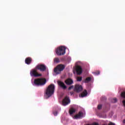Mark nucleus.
I'll use <instances>...</instances> for the list:
<instances>
[{"label":"nucleus","instance_id":"nucleus-1","mask_svg":"<svg viewBox=\"0 0 125 125\" xmlns=\"http://www.w3.org/2000/svg\"><path fill=\"white\" fill-rule=\"evenodd\" d=\"M54 89H55L54 84H51L48 86L45 92V98L46 99H48L54 93Z\"/></svg>","mask_w":125,"mask_h":125},{"label":"nucleus","instance_id":"nucleus-2","mask_svg":"<svg viewBox=\"0 0 125 125\" xmlns=\"http://www.w3.org/2000/svg\"><path fill=\"white\" fill-rule=\"evenodd\" d=\"M46 83V80L43 78H38L34 80V84L37 86H42L44 85Z\"/></svg>","mask_w":125,"mask_h":125},{"label":"nucleus","instance_id":"nucleus-3","mask_svg":"<svg viewBox=\"0 0 125 125\" xmlns=\"http://www.w3.org/2000/svg\"><path fill=\"white\" fill-rule=\"evenodd\" d=\"M56 53L57 55L61 56V55H64L66 53V47L62 46L58 47L56 49Z\"/></svg>","mask_w":125,"mask_h":125},{"label":"nucleus","instance_id":"nucleus-4","mask_svg":"<svg viewBox=\"0 0 125 125\" xmlns=\"http://www.w3.org/2000/svg\"><path fill=\"white\" fill-rule=\"evenodd\" d=\"M65 69V65L64 64H59L56 68L54 69V72L58 75L60 74L62 71H63Z\"/></svg>","mask_w":125,"mask_h":125},{"label":"nucleus","instance_id":"nucleus-5","mask_svg":"<svg viewBox=\"0 0 125 125\" xmlns=\"http://www.w3.org/2000/svg\"><path fill=\"white\" fill-rule=\"evenodd\" d=\"M38 69L35 67V68L32 69L30 71V76L31 77H42V74H39L38 73Z\"/></svg>","mask_w":125,"mask_h":125},{"label":"nucleus","instance_id":"nucleus-6","mask_svg":"<svg viewBox=\"0 0 125 125\" xmlns=\"http://www.w3.org/2000/svg\"><path fill=\"white\" fill-rule=\"evenodd\" d=\"M36 69L40 70L41 72H44L46 70V66L44 64H38L36 66Z\"/></svg>","mask_w":125,"mask_h":125},{"label":"nucleus","instance_id":"nucleus-7","mask_svg":"<svg viewBox=\"0 0 125 125\" xmlns=\"http://www.w3.org/2000/svg\"><path fill=\"white\" fill-rule=\"evenodd\" d=\"M83 90V86L79 84H76L74 88V91L75 92H81Z\"/></svg>","mask_w":125,"mask_h":125},{"label":"nucleus","instance_id":"nucleus-8","mask_svg":"<svg viewBox=\"0 0 125 125\" xmlns=\"http://www.w3.org/2000/svg\"><path fill=\"white\" fill-rule=\"evenodd\" d=\"M70 103V98L68 96H66L62 100L63 106H66Z\"/></svg>","mask_w":125,"mask_h":125},{"label":"nucleus","instance_id":"nucleus-9","mask_svg":"<svg viewBox=\"0 0 125 125\" xmlns=\"http://www.w3.org/2000/svg\"><path fill=\"white\" fill-rule=\"evenodd\" d=\"M83 117V112L80 111L78 113V114L74 116V119L78 120V119H82Z\"/></svg>","mask_w":125,"mask_h":125},{"label":"nucleus","instance_id":"nucleus-10","mask_svg":"<svg viewBox=\"0 0 125 125\" xmlns=\"http://www.w3.org/2000/svg\"><path fill=\"white\" fill-rule=\"evenodd\" d=\"M58 83L59 86L62 87V89H66V88H67V86L65 85V84L62 82L59 81Z\"/></svg>","mask_w":125,"mask_h":125},{"label":"nucleus","instance_id":"nucleus-11","mask_svg":"<svg viewBox=\"0 0 125 125\" xmlns=\"http://www.w3.org/2000/svg\"><path fill=\"white\" fill-rule=\"evenodd\" d=\"M65 83L67 85H71V84H73L74 82L71 78H68L65 81Z\"/></svg>","mask_w":125,"mask_h":125},{"label":"nucleus","instance_id":"nucleus-12","mask_svg":"<svg viewBox=\"0 0 125 125\" xmlns=\"http://www.w3.org/2000/svg\"><path fill=\"white\" fill-rule=\"evenodd\" d=\"M76 72H77V75H81V74L83 73V68H82V67L80 66H77Z\"/></svg>","mask_w":125,"mask_h":125},{"label":"nucleus","instance_id":"nucleus-13","mask_svg":"<svg viewBox=\"0 0 125 125\" xmlns=\"http://www.w3.org/2000/svg\"><path fill=\"white\" fill-rule=\"evenodd\" d=\"M32 58L31 57L26 58L25 60V64H27V65H30V64L32 63Z\"/></svg>","mask_w":125,"mask_h":125},{"label":"nucleus","instance_id":"nucleus-14","mask_svg":"<svg viewBox=\"0 0 125 125\" xmlns=\"http://www.w3.org/2000/svg\"><path fill=\"white\" fill-rule=\"evenodd\" d=\"M81 97H85L86 95H87V91H86V90H84L82 93L81 94Z\"/></svg>","mask_w":125,"mask_h":125},{"label":"nucleus","instance_id":"nucleus-15","mask_svg":"<svg viewBox=\"0 0 125 125\" xmlns=\"http://www.w3.org/2000/svg\"><path fill=\"white\" fill-rule=\"evenodd\" d=\"M90 81H91V77H87L84 80V83H89Z\"/></svg>","mask_w":125,"mask_h":125},{"label":"nucleus","instance_id":"nucleus-16","mask_svg":"<svg viewBox=\"0 0 125 125\" xmlns=\"http://www.w3.org/2000/svg\"><path fill=\"white\" fill-rule=\"evenodd\" d=\"M75 112H76V110H75V109H74V108H71L69 110L70 115H73V114H74V113H75Z\"/></svg>","mask_w":125,"mask_h":125},{"label":"nucleus","instance_id":"nucleus-17","mask_svg":"<svg viewBox=\"0 0 125 125\" xmlns=\"http://www.w3.org/2000/svg\"><path fill=\"white\" fill-rule=\"evenodd\" d=\"M121 96L122 98H123V99H125V91L121 92Z\"/></svg>","mask_w":125,"mask_h":125},{"label":"nucleus","instance_id":"nucleus-18","mask_svg":"<svg viewBox=\"0 0 125 125\" xmlns=\"http://www.w3.org/2000/svg\"><path fill=\"white\" fill-rule=\"evenodd\" d=\"M54 63H59V58H55L54 59Z\"/></svg>","mask_w":125,"mask_h":125},{"label":"nucleus","instance_id":"nucleus-19","mask_svg":"<svg viewBox=\"0 0 125 125\" xmlns=\"http://www.w3.org/2000/svg\"><path fill=\"white\" fill-rule=\"evenodd\" d=\"M118 102V100L117 99V98H113L112 100V103H116Z\"/></svg>","mask_w":125,"mask_h":125},{"label":"nucleus","instance_id":"nucleus-20","mask_svg":"<svg viewBox=\"0 0 125 125\" xmlns=\"http://www.w3.org/2000/svg\"><path fill=\"white\" fill-rule=\"evenodd\" d=\"M82 80H83V77H77V81L78 82H82Z\"/></svg>","mask_w":125,"mask_h":125},{"label":"nucleus","instance_id":"nucleus-21","mask_svg":"<svg viewBox=\"0 0 125 125\" xmlns=\"http://www.w3.org/2000/svg\"><path fill=\"white\" fill-rule=\"evenodd\" d=\"M94 74L95 75H99L100 74V71H96V72H94Z\"/></svg>","mask_w":125,"mask_h":125},{"label":"nucleus","instance_id":"nucleus-22","mask_svg":"<svg viewBox=\"0 0 125 125\" xmlns=\"http://www.w3.org/2000/svg\"><path fill=\"white\" fill-rule=\"evenodd\" d=\"M74 88V85H71L68 87V90H71V89H73Z\"/></svg>","mask_w":125,"mask_h":125},{"label":"nucleus","instance_id":"nucleus-23","mask_svg":"<svg viewBox=\"0 0 125 125\" xmlns=\"http://www.w3.org/2000/svg\"><path fill=\"white\" fill-rule=\"evenodd\" d=\"M101 108H102V105L99 104L98 105V110H100V109H101Z\"/></svg>","mask_w":125,"mask_h":125},{"label":"nucleus","instance_id":"nucleus-24","mask_svg":"<svg viewBox=\"0 0 125 125\" xmlns=\"http://www.w3.org/2000/svg\"><path fill=\"white\" fill-rule=\"evenodd\" d=\"M58 114V112L57 111H55L53 113V114H54V116H56Z\"/></svg>","mask_w":125,"mask_h":125},{"label":"nucleus","instance_id":"nucleus-25","mask_svg":"<svg viewBox=\"0 0 125 125\" xmlns=\"http://www.w3.org/2000/svg\"><path fill=\"white\" fill-rule=\"evenodd\" d=\"M106 99H107V98H106V97H103L102 98V100H106Z\"/></svg>","mask_w":125,"mask_h":125},{"label":"nucleus","instance_id":"nucleus-26","mask_svg":"<svg viewBox=\"0 0 125 125\" xmlns=\"http://www.w3.org/2000/svg\"><path fill=\"white\" fill-rule=\"evenodd\" d=\"M108 125H115V124L112 123V122H110L109 124H108Z\"/></svg>","mask_w":125,"mask_h":125},{"label":"nucleus","instance_id":"nucleus-27","mask_svg":"<svg viewBox=\"0 0 125 125\" xmlns=\"http://www.w3.org/2000/svg\"><path fill=\"white\" fill-rule=\"evenodd\" d=\"M93 125H99L98 124V123H94L93 124Z\"/></svg>","mask_w":125,"mask_h":125},{"label":"nucleus","instance_id":"nucleus-28","mask_svg":"<svg viewBox=\"0 0 125 125\" xmlns=\"http://www.w3.org/2000/svg\"><path fill=\"white\" fill-rule=\"evenodd\" d=\"M71 95H73L74 94V92H70Z\"/></svg>","mask_w":125,"mask_h":125}]
</instances>
